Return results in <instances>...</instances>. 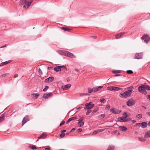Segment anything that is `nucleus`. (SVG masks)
Segmentation results:
<instances>
[{
    "instance_id": "obj_1",
    "label": "nucleus",
    "mask_w": 150,
    "mask_h": 150,
    "mask_svg": "<svg viewBox=\"0 0 150 150\" xmlns=\"http://www.w3.org/2000/svg\"><path fill=\"white\" fill-rule=\"evenodd\" d=\"M59 53L60 54L67 56L70 58H75L76 57L74 56L73 53L65 51H59Z\"/></svg>"
},
{
    "instance_id": "obj_2",
    "label": "nucleus",
    "mask_w": 150,
    "mask_h": 150,
    "mask_svg": "<svg viewBox=\"0 0 150 150\" xmlns=\"http://www.w3.org/2000/svg\"><path fill=\"white\" fill-rule=\"evenodd\" d=\"M132 89L126 91L122 93H121L120 94L122 98H126L130 96L132 94Z\"/></svg>"
},
{
    "instance_id": "obj_3",
    "label": "nucleus",
    "mask_w": 150,
    "mask_h": 150,
    "mask_svg": "<svg viewBox=\"0 0 150 150\" xmlns=\"http://www.w3.org/2000/svg\"><path fill=\"white\" fill-rule=\"evenodd\" d=\"M84 105L85 107L83 109L85 110H90L94 106V104L91 102L86 103Z\"/></svg>"
},
{
    "instance_id": "obj_4",
    "label": "nucleus",
    "mask_w": 150,
    "mask_h": 150,
    "mask_svg": "<svg viewBox=\"0 0 150 150\" xmlns=\"http://www.w3.org/2000/svg\"><path fill=\"white\" fill-rule=\"evenodd\" d=\"M144 85L140 86L138 87V90L139 91L143 94L146 95L147 94V92L145 90L144 87H143Z\"/></svg>"
},
{
    "instance_id": "obj_5",
    "label": "nucleus",
    "mask_w": 150,
    "mask_h": 150,
    "mask_svg": "<svg viewBox=\"0 0 150 150\" xmlns=\"http://www.w3.org/2000/svg\"><path fill=\"white\" fill-rule=\"evenodd\" d=\"M108 90L111 91H117L120 90H122V88H119L115 86H110L107 87Z\"/></svg>"
},
{
    "instance_id": "obj_6",
    "label": "nucleus",
    "mask_w": 150,
    "mask_h": 150,
    "mask_svg": "<svg viewBox=\"0 0 150 150\" xmlns=\"http://www.w3.org/2000/svg\"><path fill=\"white\" fill-rule=\"evenodd\" d=\"M30 120L29 116L26 115L23 118L22 121V126H23L26 123Z\"/></svg>"
},
{
    "instance_id": "obj_7",
    "label": "nucleus",
    "mask_w": 150,
    "mask_h": 150,
    "mask_svg": "<svg viewBox=\"0 0 150 150\" xmlns=\"http://www.w3.org/2000/svg\"><path fill=\"white\" fill-rule=\"evenodd\" d=\"M135 103V102L132 99H129L126 103L127 105L129 106H131L134 105Z\"/></svg>"
},
{
    "instance_id": "obj_8",
    "label": "nucleus",
    "mask_w": 150,
    "mask_h": 150,
    "mask_svg": "<svg viewBox=\"0 0 150 150\" xmlns=\"http://www.w3.org/2000/svg\"><path fill=\"white\" fill-rule=\"evenodd\" d=\"M118 119L119 120V121L120 122H125L131 120V118H127V119H124L122 117H119Z\"/></svg>"
},
{
    "instance_id": "obj_9",
    "label": "nucleus",
    "mask_w": 150,
    "mask_h": 150,
    "mask_svg": "<svg viewBox=\"0 0 150 150\" xmlns=\"http://www.w3.org/2000/svg\"><path fill=\"white\" fill-rule=\"evenodd\" d=\"M143 57V54L142 53H137L135 54L134 59H142Z\"/></svg>"
},
{
    "instance_id": "obj_10",
    "label": "nucleus",
    "mask_w": 150,
    "mask_h": 150,
    "mask_svg": "<svg viewBox=\"0 0 150 150\" xmlns=\"http://www.w3.org/2000/svg\"><path fill=\"white\" fill-rule=\"evenodd\" d=\"M53 94L52 93H45L42 96L44 98L47 99L52 96Z\"/></svg>"
},
{
    "instance_id": "obj_11",
    "label": "nucleus",
    "mask_w": 150,
    "mask_h": 150,
    "mask_svg": "<svg viewBox=\"0 0 150 150\" xmlns=\"http://www.w3.org/2000/svg\"><path fill=\"white\" fill-rule=\"evenodd\" d=\"M54 79V78L52 76H50L49 78L45 79V81L46 82L50 83Z\"/></svg>"
},
{
    "instance_id": "obj_12",
    "label": "nucleus",
    "mask_w": 150,
    "mask_h": 150,
    "mask_svg": "<svg viewBox=\"0 0 150 150\" xmlns=\"http://www.w3.org/2000/svg\"><path fill=\"white\" fill-rule=\"evenodd\" d=\"M47 135L46 133L43 132L40 135V136L38 137V139H44L47 137Z\"/></svg>"
},
{
    "instance_id": "obj_13",
    "label": "nucleus",
    "mask_w": 150,
    "mask_h": 150,
    "mask_svg": "<svg viewBox=\"0 0 150 150\" xmlns=\"http://www.w3.org/2000/svg\"><path fill=\"white\" fill-rule=\"evenodd\" d=\"M125 34V32L121 33L115 35V38L117 39L120 38H121Z\"/></svg>"
},
{
    "instance_id": "obj_14",
    "label": "nucleus",
    "mask_w": 150,
    "mask_h": 150,
    "mask_svg": "<svg viewBox=\"0 0 150 150\" xmlns=\"http://www.w3.org/2000/svg\"><path fill=\"white\" fill-rule=\"evenodd\" d=\"M71 86V85L70 84H68L66 85L63 86L62 88L63 90H67Z\"/></svg>"
},
{
    "instance_id": "obj_15",
    "label": "nucleus",
    "mask_w": 150,
    "mask_h": 150,
    "mask_svg": "<svg viewBox=\"0 0 150 150\" xmlns=\"http://www.w3.org/2000/svg\"><path fill=\"white\" fill-rule=\"evenodd\" d=\"M148 124L146 122H143L141 123V127L145 128L147 127Z\"/></svg>"
},
{
    "instance_id": "obj_16",
    "label": "nucleus",
    "mask_w": 150,
    "mask_h": 150,
    "mask_svg": "<svg viewBox=\"0 0 150 150\" xmlns=\"http://www.w3.org/2000/svg\"><path fill=\"white\" fill-rule=\"evenodd\" d=\"M77 118V117H72L70 118H69L67 120V121L66 122V124H68L69 122H70L71 121H72L73 120H75Z\"/></svg>"
},
{
    "instance_id": "obj_17",
    "label": "nucleus",
    "mask_w": 150,
    "mask_h": 150,
    "mask_svg": "<svg viewBox=\"0 0 150 150\" xmlns=\"http://www.w3.org/2000/svg\"><path fill=\"white\" fill-rule=\"evenodd\" d=\"M11 62V60H8V61H6L2 62L0 64V66H3L4 65L7 64L8 63Z\"/></svg>"
},
{
    "instance_id": "obj_18",
    "label": "nucleus",
    "mask_w": 150,
    "mask_h": 150,
    "mask_svg": "<svg viewBox=\"0 0 150 150\" xmlns=\"http://www.w3.org/2000/svg\"><path fill=\"white\" fill-rule=\"evenodd\" d=\"M54 70L56 72H58L61 71V69L60 67V66H57L56 67L54 68Z\"/></svg>"
},
{
    "instance_id": "obj_19",
    "label": "nucleus",
    "mask_w": 150,
    "mask_h": 150,
    "mask_svg": "<svg viewBox=\"0 0 150 150\" xmlns=\"http://www.w3.org/2000/svg\"><path fill=\"white\" fill-rule=\"evenodd\" d=\"M110 112H111L112 113L117 114H118L120 113V112H117L114 108H112L110 110Z\"/></svg>"
},
{
    "instance_id": "obj_20",
    "label": "nucleus",
    "mask_w": 150,
    "mask_h": 150,
    "mask_svg": "<svg viewBox=\"0 0 150 150\" xmlns=\"http://www.w3.org/2000/svg\"><path fill=\"white\" fill-rule=\"evenodd\" d=\"M145 138L150 137V131H148L146 132L144 135Z\"/></svg>"
},
{
    "instance_id": "obj_21",
    "label": "nucleus",
    "mask_w": 150,
    "mask_h": 150,
    "mask_svg": "<svg viewBox=\"0 0 150 150\" xmlns=\"http://www.w3.org/2000/svg\"><path fill=\"white\" fill-rule=\"evenodd\" d=\"M115 146L114 145H109L107 150H114L115 149Z\"/></svg>"
},
{
    "instance_id": "obj_22",
    "label": "nucleus",
    "mask_w": 150,
    "mask_h": 150,
    "mask_svg": "<svg viewBox=\"0 0 150 150\" xmlns=\"http://www.w3.org/2000/svg\"><path fill=\"white\" fill-rule=\"evenodd\" d=\"M30 5L31 4H30L28 2H27V1H26V2L25 3V5H24L23 7L27 8H29V7L30 6Z\"/></svg>"
},
{
    "instance_id": "obj_23",
    "label": "nucleus",
    "mask_w": 150,
    "mask_h": 150,
    "mask_svg": "<svg viewBox=\"0 0 150 150\" xmlns=\"http://www.w3.org/2000/svg\"><path fill=\"white\" fill-rule=\"evenodd\" d=\"M123 116L122 117L124 119H127V118L128 117L127 114V112H125L122 115Z\"/></svg>"
},
{
    "instance_id": "obj_24",
    "label": "nucleus",
    "mask_w": 150,
    "mask_h": 150,
    "mask_svg": "<svg viewBox=\"0 0 150 150\" xmlns=\"http://www.w3.org/2000/svg\"><path fill=\"white\" fill-rule=\"evenodd\" d=\"M119 128L121 129L122 131L124 132L127 130V127L124 126H120Z\"/></svg>"
},
{
    "instance_id": "obj_25",
    "label": "nucleus",
    "mask_w": 150,
    "mask_h": 150,
    "mask_svg": "<svg viewBox=\"0 0 150 150\" xmlns=\"http://www.w3.org/2000/svg\"><path fill=\"white\" fill-rule=\"evenodd\" d=\"M4 114H2L0 116V123L1 122L3 121L4 119Z\"/></svg>"
},
{
    "instance_id": "obj_26",
    "label": "nucleus",
    "mask_w": 150,
    "mask_h": 150,
    "mask_svg": "<svg viewBox=\"0 0 150 150\" xmlns=\"http://www.w3.org/2000/svg\"><path fill=\"white\" fill-rule=\"evenodd\" d=\"M84 124V122H79L78 123V125L79 127H81Z\"/></svg>"
},
{
    "instance_id": "obj_27",
    "label": "nucleus",
    "mask_w": 150,
    "mask_h": 150,
    "mask_svg": "<svg viewBox=\"0 0 150 150\" xmlns=\"http://www.w3.org/2000/svg\"><path fill=\"white\" fill-rule=\"evenodd\" d=\"M145 137H139V141L141 142H144L146 140Z\"/></svg>"
},
{
    "instance_id": "obj_28",
    "label": "nucleus",
    "mask_w": 150,
    "mask_h": 150,
    "mask_svg": "<svg viewBox=\"0 0 150 150\" xmlns=\"http://www.w3.org/2000/svg\"><path fill=\"white\" fill-rule=\"evenodd\" d=\"M150 40V37H148L146 38L144 40V42L147 44L148 42Z\"/></svg>"
},
{
    "instance_id": "obj_29",
    "label": "nucleus",
    "mask_w": 150,
    "mask_h": 150,
    "mask_svg": "<svg viewBox=\"0 0 150 150\" xmlns=\"http://www.w3.org/2000/svg\"><path fill=\"white\" fill-rule=\"evenodd\" d=\"M27 0H21L20 1V5H22L24 4H25Z\"/></svg>"
},
{
    "instance_id": "obj_30",
    "label": "nucleus",
    "mask_w": 150,
    "mask_h": 150,
    "mask_svg": "<svg viewBox=\"0 0 150 150\" xmlns=\"http://www.w3.org/2000/svg\"><path fill=\"white\" fill-rule=\"evenodd\" d=\"M143 87H144L145 90H150V86L149 85H144Z\"/></svg>"
},
{
    "instance_id": "obj_31",
    "label": "nucleus",
    "mask_w": 150,
    "mask_h": 150,
    "mask_svg": "<svg viewBox=\"0 0 150 150\" xmlns=\"http://www.w3.org/2000/svg\"><path fill=\"white\" fill-rule=\"evenodd\" d=\"M61 29L65 31H69L70 30L67 27H62L61 28Z\"/></svg>"
},
{
    "instance_id": "obj_32",
    "label": "nucleus",
    "mask_w": 150,
    "mask_h": 150,
    "mask_svg": "<svg viewBox=\"0 0 150 150\" xmlns=\"http://www.w3.org/2000/svg\"><path fill=\"white\" fill-rule=\"evenodd\" d=\"M105 115L104 114H101L98 116V118L100 119H103L105 117Z\"/></svg>"
},
{
    "instance_id": "obj_33",
    "label": "nucleus",
    "mask_w": 150,
    "mask_h": 150,
    "mask_svg": "<svg viewBox=\"0 0 150 150\" xmlns=\"http://www.w3.org/2000/svg\"><path fill=\"white\" fill-rule=\"evenodd\" d=\"M32 95L34 96L36 99H37L39 95V94L38 93H35L33 94Z\"/></svg>"
},
{
    "instance_id": "obj_34",
    "label": "nucleus",
    "mask_w": 150,
    "mask_h": 150,
    "mask_svg": "<svg viewBox=\"0 0 150 150\" xmlns=\"http://www.w3.org/2000/svg\"><path fill=\"white\" fill-rule=\"evenodd\" d=\"M112 72L114 74H118L120 72V70H113Z\"/></svg>"
},
{
    "instance_id": "obj_35",
    "label": "nucleus",
    "mask_w": 150,
    "mask_h": 150,
    "mask_svg": "<svg viewBox=\"0 0 150 150\" xmlns=\"http://www.w3.org/2000/svg\"><path fill=\"white\" fill-rule=\"evenodd\" d=\"M29 147L32 149L33 150L37 149V147L33 145L29 146Z\"/></svg>"
},
{
    "instance_id": "obj_36",
    "label": "nucleus",
    "mask_w": 150,
    "mask_h": 150,
    "mask_svg": "<svg viewBox=\"0 0 150 150\" xmlns=\"http://www.w3.org/2000/svg\"><path fill=\"white\" fill-rule=\"evenodd\" d=\"M103 86H97V87H96V91H99L101 89V88H103Z\"/></svg>"
},
{
    "instance_id": "obj_37",
    "label": "nucleus",
    "mask_w": 150,
    "mask_h": 150,
    "mask_svg": "<svg viewBox=\"0 0 150 150\" xmlns=\"http://www.w3.org/2000/svg\"><path fill=\"white\" fill-rule=\"evenodd\" d=\"M49 86H45V88L43 89V91H46L48 88Z\"/></svg>"
},
{
    "instance_id": "obj_38",
    "label": "nucleus",
    "mask_w": 150,
    "mask_h": 150,
    "mask_svg": "<svg viewBox=\"0 0 150 150\" xmlns=\"http://www.w3.org/2000/svg\"><path fill=\"white\" fill-rule=\"evenodd\" d=\"M126 72L129 74H132L133 73V71L131 70H128Z\"/></svg>"
},
{
    "instance_id": "obj_39",
    "label": "nucleus",
    "mask_w": 150,
    "mask_h": 150,
    "mask_svg": "<svg viewBox=\"0 0 150 150\" xmlns=\"http://www.w3.org/2000/svg\"><path fill=\"white\" fill-rule=\"evenodd\" d=\"M98 110V108H95L94 110L92 112V114H94L96 112H97Z\"/></svg>"
},
{
    "instance_id": "obj_40",
    "label": "nucleus",
    "mask_w": 150,
    "mask_h": 150,
    "mask_svg": "<svg viewBox=\"0 0 150 150\" xmlns=\"http://www.w3.org/2000/svg\"><path fill=\"white\" fill-rule=\"evenodd\" d=\"M9 73H6L2 75L1 76V77L2 78L5 77L6 76L9 75Z\"/></svg>"
},
{
    "instance_id": "obj_41",
    "label": "nucleus",
    "mask_w": 150,
    "mask_h": 150,
    "mask_svg": "<svg viewBox=\"0 0 150 150\" xmlns=\"http://www.w3.org/2000/svg\"><path fill=\"white\" fill-rule=\"evenodd\" d=\"M136 117L138 118H141L142 117V115L141 114H138L136 115Z\"/></svg>"
},
{
    "instance_id": "obj_42",
    "label": "nucleus",
    "mask_w": 150,
    "mask_h": 150,
    "mask_svg": "<svg viewBox=\"0 0 150 150\" xmlns=\"http://www.w3.org/2000/svg\"><path fill=\"white\" fill-rule=\"evenodd\" d=\"M88 93H91L92 92H93L92 89L91 88H88Z\"/></svg>"
},
{
    "instance_id": "obj_43",
    "label": "nucleus",
    "mask_w": 150,
    "mask_h": 150,
    "mask_svg": "<svg viewBox=\"0 0 150 150\" xmlns=\"http://www.w3.org/2000/svg\"><path fill=\"white\" fill-rule=\"evenodd\" d=\"M97 130H98V133L104 131L105 130V129H97Z\"/></svg>"
},
{
    "instance_id": "obj_44",
    "label": "nucleus",
    "mask_w": 150,
    "mask_h": 150,
    "mask_svg": "<svg viewBox=\"0 0 150 150\" xmlns=\"http://www.w3.org/2000/svg\"><path fill=\"white\" fill-rule=\"evenodd\" d=\"M92 111V110H88L87 111L86 115H89V114Z\"/></svg>"
},
{
    "instance_id": "obj_45",
    "label": "nucleus",
    "mask_w": 150,
    "mask_h": 150,
    "mask_svg": "<svg viewBox=\"0 0 150 150\" xmlns=\"http://www.w3.org/2000/svg\"><path fill=\"white\" fill-rule=\"evenodd\" d=\"M98 133V131L97 129V130H96L94 131L93 132L92 134L93 135H95V134H96L97 133Z\"/></svg>"
},
{
    "instance_id": "obj_46",
    "label": "nucleus",
    "mask_w": 150,
    "mask_h": 150,
    "mask_svg": "<svg viewBox=\"0 0 150 150\" xmlns=\"http://www.w3.org/2000/svg\"><path fill=\"white\" fill-rule=\"evenodd\" d=\"M38 72L40 75H42V72L40 68H39L38 69Z\"/></svg>"
},
{
    "instance_id": "obj_47",
    "label": "nucleus",
    "mask_w": 150,
    "mask_h": 150,
    "mask_svg": "<svg viewBox=\"0 0 150 150\" xmlns=\"http://www.w3.org/2000/svg\"><path fill=\"white\" fill-rule=\"evenodd\" d=\"M110 106L109 105H108L105 107V109L106 110H109L110 108Z\"/></svg>"
},
{
    "instance_id": "obj_48",
    "label": "nucleus",
    "mask_w": 150,
    "mask_h": 150,
    "mask_svg": "<svg viewBox=\"0 0 150 150\" xmlns=\"http://www.w3.org/2000/svg\"><path fill=\"white\" fill-rule=\"evenodd\" d=\"M100 101L102 103H104L105 102L106 100L105 99H103L101 100H100Z\"/></svg>"
},
{
    "instance_id": "obj_49",
    "label": "nucleus",
    "mask_w": 150,
    "mask_h": 150,
    "mask_svg": "<svg viewBox=\"0 0 150 150\" xmlns=\"http://www.w3.org/2000/svg\"><path fill=\"white\" fill-rule=\"evenodd\" d=\"M60 67L61 69V68H63V69H65L66 71L67 70V68L64 66H60Z\"/></svg>"
},
{
    "instance_id": "obj_50",
    "label": "nucleus",
    "mask_w": 150,
    "mask_h": 150,
    "mask_svg": "<svg viewBox=\"0 0 150 150\" xmlns=\"http://www.w3.org/2000/svg\"><path fill=\"white\" fill-rule=\"evenodd\" d=\"M84 117H80V118L78 120V121L79 122H81V121H82L83 120V119H84Z\"/></svg>"
},
{
    "instance_id": "obj_51",
    "label": "nucleus",
    "mask_w": 150,
    "mask_h": 150,
    "mask_svg": "<svg viewBox=\"0 0 150 150\" xmlns=\"http://www.w3.org/2000/svg\"><path fill=\"white\" fill-rule=\"evenodd\" d=\"M143 36L145 38H146L147 37H149V35L147 34H144Z\"/></svg>"
},
{
    "instance_id": "obj_52",
    "label": "nucleus",
    "mask_w": 150,
    "mask_h": 150,
    "mask_svg": "<svg viewBox=\"0 0 150 150\" xmlns=\"http://www.w3.org/2000/svg\"><path fill=\"white\" fill-rule=\"evenodd\" d=\"M65 134L62 133L60 134V137L61 138H62L64 137V136H65Z\"/></svg>"
},
{
    "instance_id": "obj_53",
    "label": "nucleus",
    "mask_w": 150,
    "mask_h": 150,
    "mask_svg": "<svg viewBox=\"0 0 150 150\" xmlns=\"http://www.w3.org/2000/svg\"><path fill=\"white\" fill-rule=\"evenodd\" d=\"M82 131V129L81 128L77 130V132H80Z\"/></svg>"
},
{
    "instance_id": "obj_54",
    "label": "nucleus",
    "mask_w": 150,
    "mask_h": 150,
    "mask_svg": "<svg viewBox=\"0 0 150 150\" xmlns=\"http://www.w3.org/2000/svg\"><path fill=\"white\" fill-rule=\"evenodd\" d=\"M92 90L94 92H96V87H93L92 88Z\"/></svg>"
},
{
    "instance_id": "obj_55",
    "label": "nucleus",
    "mask_w": 150,
    "mask_h": 150,
    "mask_svg": "<svg viewBox=\"0 0 150 150\" xmlns=\"http://www.w3.org/2000/svg\"><path fill=\"white\" fill-rule=\"evenodd\" d=\"M65 122L64 121H63L61 122V123H60V126H62V125H63V124H64V123H65Z\"/></svg>"
},
{
    "instance_id": "obj_56",
    "label": "nucleus",
    "mask_w": 150,
    "mask_h": 150,
    "mask_svg": "<svg viewBox=\"0 0 150 150\" xmlns=\"http://www.w3.org/2000/svg\"><path fill=\"white\" fill-rule=\"evenodd\" d=\"M136 125L141 127V123H137L136 124Z\"/></svg>"
},
{
    "instance_id": "obj_57",
    "label": "nucleus",
    "mask_w": 150,
    "mask_h": 150,
    "mask_svg": "<svg viewBox=\"0 0 150 150\" xmlns=\"http://www.w3.org/2000/svg\"><path fill=\"white\" fill-rule=\"evenodd\" d=\"M75 129H76L75 128H73L70 131V132H73V131H74L75 130Z\"/></svg>"
},
{
    "instance_id": "obj_58",
    "label": "nucleus",
    "mask_w": 150,
    "mask_h": 150,
    "mask_svg": "<svg viewBox=\"0 0 150 150\" xmlns=\"http://www.w3.org/2000/svg\"><path fill=\"white\" fill-rule=\"evenodd\" d=\"M66 132V130H61L60 131V132L62 133H63V132Z\"/></svg>"
},
{
    "instance_id": "obj_59",
    "label": "nucleus",
    "mask_w": 150,
    "mask_h": 150,
    "mask_svg": "<svg viewBox=\"0 0 150 150\" xmlns=\"http://www.w3.org/2000/svg\"><path fill=\"white\" fill-rule=\"evenodd\" d=\"M6 47V45H4L3 46H2L1 47H0V49L4 47Z\"/></svg>"
},
{
    "instance_id": "obj_60",
    "label": "nucleus",
    "mask_w": 150,
    "mask_h": 150,
    "mask_svg": "<svg viewBox=\"0 0 150 150\" xmlns=\"http://www.w3.org/2000/svg\"><path fill=\"white\" fill-rule=\"evenodd\" d=\"M33 0H30L29 1H28L29 3L31 4L33 2Z\"/></svg>"
},
{
    "instance_id": "obj_61",
    "label": "nucleus",
    "mask_w": 150,
    "mask_h": 150,
    "mask_svg": "<svg viewBox=\"0 0 150 150\" xmlns=\"http://www.w3.org/2000/svg\"><path fill=\"white\" fill-rule=\"evenodd\" d=\"M18 74H15L13 76L14 78H16L18 77Z\"/></svg>"
},
{
    "instance_id": "obj_62",
    "label": "nucleus",
    "mask_w": 150,
    "mask_h": 150,
    "mask_svg": "<svg viewBox=\"0 0 150 150\" xmlns=\"http://www.w3.org/2000/svg\"><path fill=\"white\" fill-rule=\"evenodd\" d=\"M132 88H133V87L132 86H130L127 88V89H131Z\"/></svg>"
},
{
    "instance_id": "obj_63",
    "label": "nucleus",
    "mask_w": 150,
    "mask_h": 150,
    "mask_svg": "<svg viewBox=\"0 0 150 150\" xmlns=\"http://www.w3.org/2000/svg\"><path fill=\"white\" fill-rule=\"evenodd\" d=\"M121 76V75L120 74H116L115 75V76Z\"/></svg>"
},
{
    "instance_id": "obj_64",
    "label": "nucleus",
    "mask_w": 150,
    "mask_h": 150,
    "mask_svg": "<svg viewBox=\"0 0 150 150\" xmlns=\"http://www.w3.org/2000/svg\"><path fill=\"white\" fill-rule=\"evenodd\" d=\"M146 114L149 116H150V112H146Z\"/></svg>"
}]
</instances>
